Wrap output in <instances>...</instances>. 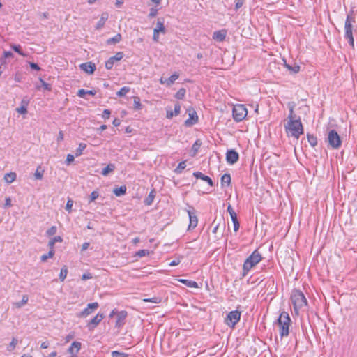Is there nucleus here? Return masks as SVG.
Listing matches in <instances>:
<instances>
[{"mask_svg": "<svg viewBox=\"0 0 357 357\" xmlns=\"http://www.w3.org/2000/svg\"><path fill=\"white\" fill-rule=\"evenodd\" d=\"M287 119L288 121L284 126L287 132L298 139L300 135L303 134V127L300 117L294 113V105L289 107V114Z\"/></svg>", "mask_w": 357, "mask_h": 357, "instance_id": "f257e3e1", "label": "nucleus"}, {"mask_svg": "<svg viewBox=\"0 0 357 357\" xmlns=\"http://www.w3.org/2000/svg\"><path fill=\"white\" fill-rule=\"evenodd\" d=\"M262 259L261 255L255 250L244 261L243 265L242 276L245 277L249 271L259 264Z\"/></svg>", "mask_w": 357, "mask_h": 357, "instance_id": "f03ea898", "label": "nucleus"}, {"mask_svg": "<svg viewBox=\"0 0 357 357\" xmlns=\"http://www.w3.org/2000/svg\"><path fill=\"white\" fill-rule=\"evenodd\" d=\"M290 323L291 319L289 314L286 312H282L278 319V325L280 328V335L281 337L289 335Z\"/></svg>", "mask_w": 357, "mask_h": 357, "instance_id": "7ed1b4c3", "label": "nucleus"}, {"mask_svg": "<svg viewBox=\"0 0 357 357\" xmlns=\"http://www.w3.org/2000/svg\"><path fill=\"white\" fill-rule=\"evenodd\" d=\"M294 309L296 313L303 306L307 305V301L304 294L299 290H294L291 296Z\"/></svg>", "mask_w": 357, "mask_h": 357, "instance_id": "20e7f679", "label": "nucleus"}, {"mask_svg": "<svg viewBox=\"0 0 357 357\" xmlns=\"http://www.w3.org/2000/svg\"><path fill=\"white\" fill-rule=\"evenodd\" d=\"M326 141L328 146L333 149H337L342 145L341 138L335 130H331L328 131Z\"/></svg>", "mask_w": 357, "mask_h": 357, "instance_id": "39448f33", "label": "nucleus"}, {"mask_svg": "<svg viewBox=\"0 0 357 357\" xmlns=\"http://www.w3.org/2000/svg\"><path fill=\"white\" fill-rule=\"evenodd\" d=\"M248 111L243 105H235L233 108V118L237 121H243L247 116Z\"/></svg>", "mask_w": 357, "mask_h": 357, "instance_id": "423d86ee", "label": "nucleus"}, {"mask_svg": "<svg viewBox=\"0 0 357 357\" xmlns=\"http://www.w3.org/2000/svg\"><path fill=\"white\" fill-rule=\"evenodd\" d=\"M241 319V312L238 310L230 312L225 319V323L229 327L234 328Z\"/></svg>", "mask_w": 357, "mask_h": 357, "instance_id": "0eeeda50", "label": "nucleus"}, {"mask_svg": "<svg viewBox=\"0 0 357 357\" xmlns=\"http://www.w3.org/2000/svg\"><path fill=\"white\" fill-rule=\"evenodd\" d=\"M352 27L353 25H351L348 20L345 21L344 24V38L346 40H348V43L349 45L351 47H354V40L353 37V33H352Z\"/></svg>", "mask_w": 357, "mask_h": 357, "instance_id": "6e6552de", "label": "nucleus"}, {"mask_svg": "<svg viewBox=\"0 0 357 357\" xmlns=\"http://www.w3.org/2000/svg\"><path fill=\"white\" fill-rule=\"evenodd\" d=\"M105 316L102 313H98L93 319L88 321L86 327L89 331H93L98 325L104 319Z\"/></svg>", "mask_w": 357, "mask_h": 357, "instance_id": "1a4fd4ad", "label": "nucleus"}, {"mask_svg": "<svg viewBox=\"0 0 357 357\" xmlns=\"http://www.w3.org/2000/svg\"><path fill=\"white\" fill-rule=\"evenodd\" d=\"M128 316V313L125 310L119 311L116 313V320L115 323V327L121 328L126 323V319Z\"/></svg>", "mask_w": 357, "mask_h": 357, "instance_id": "9d476101", "label": "nucleus"}, {"mask_svg": "<svg viewBox=\"0 0 357 357\" xmlns=\"http://www.w3.org/2000/svg\"><path fill=\"white\" fill-rule=\"evenodd\" d=\"M123 56V53L121 52H117L114 56L110 57L106 62H105V68L107 70H110L113 68L114 62L118 61L122 59Z\"/></svg>", "mask_w": 357, "mask_h": 357, "instance_id": "9b49d317", "label": "nucleus"}, {"mask_svg": "<svg viewBox=\"0 0 357 357\" xmlns=\"http://www.w3.org/2000/svg\"><path fill=\"white\" fill-rule=\"evenodd\" d=\"M238 159L239 155L236 151L233 149L227 151L226 153V160L227 163L234 165L238 160Z\"/></svg>", "mask_w": 357, "mask_h": 357, "instance_id": "f8f14e48", "label": "nucleus"}, {"mask_svg": "<svg viewBox=\"0 0 357 357\" xmlns=\"http://www.w3.org/2000/svg\"><path fill=\"white\" fill-rule=\"evenodd\" d=\"M188 112L189 118L187 120H185V125L186 126H191L197 122L198 116L197 114L196 111L193 109H188Z\"/></svg>", "mask_w": 357, "mask_h": 357, "instance_id": "ddd939ff", "label": "nucleus"}, {"mask_svg": "<svg viewBox=\"0 0 357 357\" xmlns=\"http://www.w3.org/2000/svg\"><path fill=\"white\" fill-rule=\"evenodd\" d=\"M188 214L190 219L188 229H194L197 227L198 222V219L195 214V211L194 209L192 211L188 210Z\"/></svg>", "mask_w": 357, "mask_h": 357, "instance_id": "4468645a", "label": "nucleus"}, {"mask_svg": "<svg viewBox=\"0 0 357 357\" xmlns=\"http://www.w3.org/2000/svg\"><path fill=\"white\" fill-rule=\"evenodd\" d=\"M80 68L89 74H93L96 70V65L91 62H86L81 64Z\"/></svg>", "mask_w": 357, "mask_h": 357, "instance_id": "2eb2a0df", "label": "nucleus"}, {"mask_svg": "<svg viewBox=\"0 0 357 357\" xmlns=\"http://www.w3.org/2000/svg\"><path fill=\"white\" fill-rule=\"evenodd\" d=\"M227 36V31L225 29L217 31L213 33V38L214 40L222 42L225 40Z\"/></svg>", "mask_w": 357, "mask_h": 357, "instance_id": "dca6fc26", "label": "nucleus"}, {"mask_svg": "<svg viewBox=\"0 0 357 357\" xmlns=\"http://www.w3.org/2000/svg\"><path fill=\"white\" fill-rule=\"evenodd\" d=\"M193 175L196 178H200V179L207 182L211 186L213 185V182L212 179L209 176L204 175L202 172H195L193 173Z\"/></svg>", "mask_w": 357, "mask_h": 357, "instance_id": "f3484780", "label": "nucleus"}, {"mask_svg": "<svg viewBox=\"0 0 357 357\" xmlns=\"http://www.w3.org/2000/svg\"><path fill=\"white\" fill-rule=\"evenodd\" d=\"M156 190L155 189H153L149 192V195L144 199V203L146 206H150L153 202V200L156 195Z\"/></svg>", "mask_w": 357, "mask_h": 357, "instance_id": "a211bd4d", "label": "nucleus"}, {"mask_svg": "<svg viewBox=\"0 0 357 357\" xmlns=\"http://www.w3.org/2000/svg\"><path fill=\"white\" fill-rule=\"evenodd\" d=\"M80 349L81 343L79 342L75 341L71 344V346L68 349V352L70 353L71 354L77 355Z\"/></svg>", "mask_w": 357, "mask_h": 357, "instance_id": "6ab92c4d", "label": "nucleus"}, {"mask_svg": "<svg viewBox=\"0 0 357 357\" xmlns=\"http://www.w3.org/2000/svg\"><path fill=\"white\" fill-rule=\"evenodd\" d=\"M155 32L165 33L166 30L164 26V20L163 19L158 18L156 23V27L154 29Z\"/></svg>", "mask_w": 357, "mask_h": 357, "instance_id": "aec40b11", "label": "nucleus"}, {"mask_svg": "<svg viewBox=\"0 0 357 357\" xmlns=\"http://www.w3.org/2000/svg\"><path fill=\"white\" fill-rule=\"evenodd\" d=\"M107 19H108V14L106 13H102L100 20L98 22V23L96 24V29H100L101 28H102Z\"/></svg>", "mask_w": 357, "mask_h": 357, "instance_id": "412c9836", "label": "nucleus"}, {"mask_svg": "<svg viewBox=\"0 0 357 357\" xmlns=\"http://www.w3.org/2000/svg\"><path fill=\"white\" fill-rule=\"evenodd\" d=\"M126 187L125 185H122L120 186L119 188H115L113 190V192L116 196L120 197L126 194Z\"/></svg>", "mask_w": 357, "mask_h": 357, "instance_id": "4be33fe9", "label": "nucleus"}, {"mask_svg": "<svg viewBox=\"0 0 357 357\" xmlns=\"http://www.w3.org/2000/svg\"><path fill=\"white\" fill-rule=\"evenodd\" d=\"M179 77V75L177 73H174L169 78L165 79V82H166V85L167 86H171L178 78Z\"/></svg>", "mask_w": 357, "mask_h": 357, "instance_id": "5701e85b", "label": "nucleus"}, {"mask_svg": "<svg viewBox=\"0 0 357 357\" xmlns=\"http://www.w3.org/2000/svg\"><path fill=\"white\" fill-rule=\"evenodd\" d=\"M16 178V174L15 172L7 173L4 176V180L8 183H13Z\"/></svg>", "mask_w": 357, "mask_h": 357, "instance_id": "b1692460", "label": "nucleus"}, {"mask_svg": "<svg viewBox=\"0 0 357 357\" xmlns=\"http://www.w3.org/2000/svg\"><path fill=\"white\" fill-rule=\"evenodd\" d=\"M180 282L181 283L185 284L188 287L198 288V284L195 281L185 280V279H181V280H180Z\"/></svg>", "mask_w": 357, "mask_h": 357, "instance_id": "393cba45", "label": "nucleus"}, {"mask_svg": "<svg viewBox=\"0 0 357 357\" xmlns=\"http://www.w3.org/2000/svg\"><path fill=\"white\" fill-rule=\"evenodd\" d=\"M29 301V297L27 295H23L22 299L21 301L15 302L13 303L14 306L17 308L22 307L24 305L26 304Z\"/></svg>", "mask_w": 357, "mask_h": 357, "instance_id": "a878e982", "label": "nucleus"}, {"mask_svg": "<svg viewBox=\"0 0 357 357\" xmlns=\"http://www.w3.org/2000/svg\"><path fill=\"white\" fill-rule=\"evenodd\" d=\"M114 169L115 165L114 164L110 163L102 170L101 174L103 176H107L108 175L109 173L113 172Z\"/></svg>", "mask_w": 357, "mask_h": 357, "instance_id": "bb28decb", "label": "nucleus"}, {"mask_svg": "<svg viewBox=\"0 0 357 357\" xmlns=\"http://www.w3.org/2000/svg\"><path fill=\"white\" fill-rule=\"evenodd\" d=\"M201 145H202V142L199 139H197L195 141V142L193 144L192 147V156H195L198 153V151H199Z\"/></svg>", "mask_w": 357, "mask_h": 357, "instance_id": "cd10ccee", "label": "nucleus"}, {"mask_svg": "<svg viewBox=\"0 0 357 357\" xmlns=\"http://www.w3.org/2000/svg\"><path fill=\"white\" fill-rule=\"evenodd\" d=\"M231 183V176L229 174H225L221 177V185H224L226 184L227 185H229Z\"/></svg>", "mask_w": 357, "mask_h": 357, "instance_id": "c85d7f7f", "label": "nucleus"}, {"mask_svg": "<svg viewBox=\"0 0 357 357\" xmlns=\"http://www.w3.org/2000/svg\"><path fill=\"white\" fill-rule=\"evenodd\" d=\"M92 312H93L92 310H89L88 308V307H86L83 310H82L80 312L77 313V317H81V318H86L89 314H91Z\"/></svg>", "mask_w": 357, "mask_h": 357, "instance_id": "c756f323", "label": "nucleus"}, {"mask_svg": "<svg viewBox=\"0 0 357 357\" xmlns=\"http://www.w3.org/2000/svg\"><path fill=\"white\" fill-rule=\"evenodd\" d=\"M61 241L62 238L61 236H55L50 240V241L48 242V247L50 249H54L55 243Z\"/></svg>", "mask_w": 357, "mask_h": 357, "instance_id": "7c9ffc66", "label": "nucleus"}, {"mask_svg": "<svg viewBox=\"0 0 357 357\" xmlns=\"http://www.w3.org/2000/svg\"><path fill=\"white\" fill-rule=\"evenodd\" d=\"M122 39V36L120 33H117L115 35L113 38H111L107 40V44H115L117 43H119Z\"/></svg>", "mask_w": 357, "mask_h": 357, "instance_id": "2f4dec72", "label": "nucleus"}, {"mask_svg": "<svg viewBox=\"0 0 357 357\" xmlns=\"http://www.w3.org/2000/svg\"><path fill=\"white\" fill-rule=\"evenodd\" d=\"M230 217H231V219L234 224V231H237L239 229V227H240V224L238 220L237 215H236V213H235V214L231 215Z\"/></svg>", "mask_w": 357, "mask_h": 357, "instance_id": "473e14b6", "label": "nucleus"}, {"mask_svg": "<svg viewBox=\"0 0 357 357\" xmlns=\"http://www.w3.org/2000/svg\"><path fill=\"white\" fill-rule=\"evenodd\" d=\"M43 174H44V169L40 166H38L36 170L35 174H34V176H35L36 179L41 180L43 177Z\"/></svg>", "mask_w": 357, "mask_h": 357, "instance_id": "72a5a7b5", "label": "nucleus"}, {"mask_svg": "<svg viewBox=\"0 0 357 357\" xmlns=\"http://www.w3.org/2000/svg\"><path fill=\"white\" fill-rule=\"evenodd\" d=\"M307 141L310 143V144L314 147L317 144V139L315 136H314L312 134L307 133Z\"/></svg>", "mask_w": 357, "mask_h": 357, "instance_id": "f704fd0d", "label": "nucleus"}, {"mask_svg": "<svg viewBox=\"0 0 357 357\" xmlns=\"http://www.w3.org/2000/svg\"><path fill=\"white\" fill-rule=\"evenodd\" d=\"M86 144L84 143H80L78 148L75 151V156L78 157L83 153L84 150L86 149Z\"/></svg>", "mask_w": 357, "mask_h": 357, "instance_id": "c9c22d12", "label": "nucleus"}, {"mask_svg": "<svg viewBox=\"0 0 357 357\" xmlns=\"http://www.w3.org/2000/svg\"><path fill=\"white\" fill-rule=\"evenodd\" d=\"M27 103H25L24 101L22 102V106L16 108V112L21 114H25L27 113L26 108Z\"/></svg>", "mask_w": 357, "mask_h": 357, "instance_id": "e433bc0d", "label": "nucleus"}, {"mask_svg": "<svg viewBox=\"0 0 357 357\" xmlns=\"http://www.w3.org/2000/svg\"><path fill=\"white\" fill-rule=\"evenodd\" d=\"M68 274V268L66 266L61 268L60 274H59V279L61 281H64Z\"/></svg>", "mask_w": 357, "mask_h": 357, "instance_id": "4c0bfd02", "label": "nucleus"}, {"mask_svg": "<svg viewBox=\"0 0 357 357\" xmlns=\"http://www.w3.org/2000/svg\"><path fill=\"white\" fill-rule=\"evenodd\" d=\"M186 90L184 88L180 89L175 94V98L178 100H182L185 96Z\"/></svg>", "mask_w": 357, "mask_h": 357, "instance_id": "58836bf2", "label": "nucleus"}, {"mask_svg": "<svg viewBox=\"0 0 357 357\" xmlns=\"http://www.w3.org/2000/svg\"><path fill=\"white\" fill-rule=\"evenodd\" d=\"M286 68L293 73H297L300 70V66L298 65L291 66L289 64H285Z\"/></svg>", "mask_w": 357, "mask_h": 357, "instance_id": "ea45409f", "label": "nucleus"}, {"mask_svg": "<svg viewBox=\"0 0 357 357\" xmlns=\"http://www.w3.org/2000/svg\"><path fill=\"white\" fill-rule=\"evenodd\" d=\"M18 341L15 337H13L11 342L7 347V350L8 351H12L15 349L16 345L17 344Z\"/></svg>", "mask_w": 357, "mask_h": 357, "instance_id": "a19ab883", "label": "nucleus"}, {"mask_svg": "<svg viewBox=\"0 0 357 357\" xmlns=\"http://www.w3.org/2000/svg\"><path fill=\"white\" fill-rule=\"evenodd\" d=\"M54 255V249H50L49 252L46 255H43L41 256L40 259L42 261H45L48 258H51Z\"/></svg>", "mask_w": 357, "mask_h": 357, "instance_id": "79ce46f5", "label": "nucleus"}, {"mask_svg": "<svg viewBox=\"0 0 357 357\" xmlns=\"http://www.w3.org/2000/svg\"><path fill=\"white\" fill-rule=\"evenodd\" d=\"M130 89L128 86L122 87L117 93L116 95L119 97L126 96L130 91Z\"/></svg>", "mask_w": 357, "mask_h": 357, "instance_id": "37998d69", "label": "nucleus"}, {"mask_svg": "<svg viewBox=\"0 0 357 357\" xmlns=\"http://www.w3.org/2000/svg\"><path fill=\"white\" fill-rule=\"evenodd\" d=\"M134 109L136 110H139L142 109L140 98L137 96L134 97Z\"/></svg>", "mask_w": 357, "mask_h": 357, "instance_id": "c03bdc74", "label": "nucleus"}, {"mask_svg": "<svg viewBox=\"0 0 357 357\" xmlns=\"http://www.w3.org/2000/svg\"><path fill=\"white\" fill-rule=\"evenodd\" d=\"M143 301L144 302H151L153 303H160L161 302L162 299L160 297L155 296V297H153L151 298H144Z\"/></svg>", "mask_w": 357, "mask_h": 357, "instance_id": "a18cd8bd", "label": "nucleus"}, {"mask_svg": "<svg viewBox=\"0 0 357 357\" xmlns=\"http://www.w3.org/2000/svg\"><path fill=\"white\" fill-rule=\"evenodd\" d=\"M128 355L123 352H120L118 351H113L112 352V357H128Z\"/></svg>", "mask_w": 357, "mask_h": 357, "instance_id": "49530a36", "label": "nucleus"}, {"mask_svg": "<svg viewBox=\"0 0 357 357\" xmlns=\"http://www.w3.org/2000/svg\"><path fill=\"white\" fill-rule=\"evenodd\" d=\"M99 197V193L98 191H93L90 196H89V202L91 203L93 201H95L98 197Z\"/></svg>", "mask_w": 357, "mask_h": 357, "instance_id": "de8ad7c7", "label": "nucleus"}, {"mask_svg": "<svg viewBox=\"0 0 357 357\" xmlns=\"http://www.w3.org/2000/svg\"><path fill=\"white\" fill-rule=\"evenodd\" d=\"M56 231H57L56 227L52 226L47 230L46 234L49 236H54L56 233Z\"/></svg>", "mask_w": 357, "mask_h": 357, "instance_id": "09e8293b", "label": "nucleus"}, {"mask_svg": "<svg viewBox=\"0 0 357 357\" xmlns=\"http://www.w3.org/2000/svg\"><path fill=\"white\" fill-rule=\"evenodd\" d=\"M87 307L89 310H92L93 312L94 310H97L99 307V304L97 302L89 303L87 305Z\"/></svg>", "mask_w": 357, "mask_h": 357, "instance_id": "8fccbe9b", "label": "nucleus"}, {"mask_svg": "<svg viewBox=\"0 0 357 357\" xmlns=\"http://www.w3.org/2000/svg\"><path fill=\"white\" fill-rule=\"evenodd\" d=\"M186 167L185 161H182L179 162L178 165L177 166L176 171L177 172H181L183 169H184Z\"/></svg>", "mask_w": 357, "mask_h": 357, "instance_id": "3c124183", "label": "nucleus"}, {"mask_svg": "<svg viewBox=\"0 0 357 357\" xmlns=\"http://www.w3.org/2000/svg\"><path fill=\"white\" fill-rule=\"evenodd\" d=\"M149 252L147 250H139V251H137L136 252L135 255L139 257H142L149 255Z\"/></svg>", "mask_w": 357, "mask_h": 357, "instance_id": "603ef678", "label": "nucleus"}, {"mask_svg": "<svg viewBox=\"0 0 357 357\" xmlns=\"http://www.w3.org/2000/svg\"><path fill=\"white\" fill-rule=\"evenodd\" d=\"M40 81L44 88L45 90H47V91H51L52 89V87H51V85L47 82H45L43 79H40Z\"/></svg>", "mask_w": 357, "mask_h": 357, "instance_id": "864d4df0", "label": "nucleus"}, {"mask_svg": "<svg viewBox=\"0 0 357 357\" xmlns=\"http://www.w3.org/2000/svg\"><path fill=\"white\" fill-rule=\"evenodd\" d=\"M13 50L17 52L20 55H24L23 52L21 51V46L20 45H12Z\"/></svg>", "mask_w": 357, "mask_h": 357, "instance_id": "5fc2aeb1", "label": "nucleus"}, {"mask_svg": "<svg viewBox=\"0 0 357 357\" xmlns=\"http://www.w3.org/2000/svg\"><path fill=\"white\" fill-rule=\"evenodd\" d=\"M158 14V9L157 8H151L150 9V13L149 14V17L150 18H152V17H154L157 15Z\"/></svg>", "mask_w": 357, "mask_h": 357, "instance_id": "6e6d98bb", "label": "nucleus"}, {"mask_svg": "<svg viewBox=\"0 0 357 357\" xmlns=\"http://www.w3.org/2000/svg\"><path fill=\"white\" fill-rule=\"evenodd\" d=\"M180 110H181V105L179 103H176L174 105V115L175 116H178L179 114H180Z\"/></svg>", "mask_w": 357, "mask_h": 357, "instance_id": "4d7b16f0", "label": "nucleus"}, {"mask_svg": "<svg viewBox=\"0 0 357 357\" xmlns=\"http://www.w3.org/2000/svg\"><path fill=\"white\" fill-rule=\"evenodd\" d=\"M73 205V201L72 199H68L66 203V209L68 212H70Z\"/></svg>", "mask_w": 357, "mask_h": 357, "instance_id": "13d9d810", "label": "nucleus"}, {"mask_svg": "<svg viewBox=\"0 0 357 357\" xmlns=\"http://www.w3.org/2000/svg\"><path fill=\"white\" fill-rule=\"evenodd\" d=\"M74 159H75L74 155H73L71 154H68L67 157H66V165H70V162L74 161Z\"/></svg>", "mask_w": 357, "mask_h": 357, "instance_id": "bf43d9fd", "label": "nucleus"}, {"mask_svg": "<svg viewBox=\"0 0 357 357\" xmlns=\"http://www.w3.org/2000/svg\"><path fill=\"white\" fill-rule=\"evenodd\" d=\"M77 95L80 98H86L85 95H86V91L83 89H79L77 91Z\"/></svg>", "mask_w": 357, "mask_h": 357, "instance_id": "052dcab7", "label": "nucleus"}, {"mask_svg": "<svg viewBox=\"0 0 357 357\" xmlns=\"http://www.w3.org/2000/svg\"><path fill=\"white\" fill-rule=\"evenodd\" d=\"M110 114H111L110 110L106 109H104L102 116L103 119H107L109 118Z\"/></svg>", "mask_w": 357, "mask_h": 357, "instance_id": "680f3d73", "label": "nucleus"}, {"mask_svg": "<svg viewBox=\"0 0 357 357\" xmlns=\"http://www.w3.org/2000/svg\"><path fill=\"white\" fill-rule=\"evenodd\" d=\"M243 4V0H237V1H236L235 9L236 10H238L240 8L242 7Z\"/></svg>", "mask_w": 357, "mask_h": 357, "instance_id": "e2e57ef3", "label": "nucleus"}, {"mask_svg": "<svg viewBox=\"0 0 357 357\" xmlns=\"http://www.w3.org/2000/svg\"><path fill=\"white\" fill-rule=\"evenodd\" d=\"M346 20H348L349 23L352 25L353 23L355 22V17L352 15V14H349Z\"/></svg>", "mask_w": 357, "mask_h": 357, "instance_id": "0e129e2a", "label": "nucleus"}, {"mask_svg": "<svg viewBox=\"0 0 357 357\" xmlns=\"http://www.w3.org/2000/svg\"><path fill=\"white\" fill-rule=\"evenodd\" d=\"M11 206H12V204H11V199H10V197H6V200H5L4 207L7 208V207H10Z\"/></svg>", "mask_w": 357, "mask_h": 357, "instance_id": "69168bd1", "label": "nucleus"}, {"mask_svg": "<svg viewBox=\"0 0 357 357\" xmlns=\"http://www.w3.org/2000/svg\"><path fill=\"white\" fill-rule=\"evenodd\" d=\"M29 65H30L31 68L33 69V70H40V68L39 67V66L37 63H29Z\"/></svg>", "mask_w": 357, "mask_h": 357, "instance_id": "338daca9", "label": "nucleus"}, {"mask_svg": "<svg viewBox=\"0 0 357 357\" xmlns=\"http://www.w3.org/2000/svg\"><path fill=\"white\" fill-rule=\"evenodd\" d=\"M158 39H159V32H155V31L153 30V40L155 42H158Z\"/></svg>", "mask_w": 357, "mask_h": 357, "instance_id": "774afa93", "label": "nucleus"}]
</instances>
